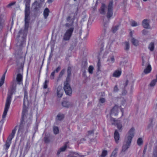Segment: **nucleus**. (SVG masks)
<instances>
[{
	"instance_id": "f03ea898",
	"label": "nucleus",
	"mask_w": 157,
	"mask_h": 157,
	"mask_svg": "<svg viewBox=\"0 0 157 157\" xmlns=\"http://www.w3.org/2000/svg\"><path fill=\"white\" fill-rule=\"evenodd\" d=\"M29 22L25 21V28L21 29L18 32L16 39L17 46L21 47L25 43Z\"/></svg>"
},
{
	"instance_id": "cd10ccee",
	"label": "nucleus",
	"mask_w": 157,
	"mask_h": 157,
	"mask_svg": "<svg viewBox=\"0 0 157 157\" xmlns=\"http://www.w3.org/2000/svg\"><path fill=\"white\" fill-rule=\"evenodd\" d=\"M53 130L54 134H57L58 133L59 129L58 127L54 125L53 126Z\"/></svg>"
},
{
	"instance_id": "0e129e2a",
	"label": "nucleus",
	"mask_w": 157,
	"mask_h": 157,
	"mask_svg": "<svg viewBox=\"0 0 157 157\" xmlns=\"http://www.w3.org/2000/svg\"><path fill=\"white\" fill-rule=\"evenodd\" d=\"M21 154H22V152H21V153H20V155H21Z\"/></svg>"
},
{
	"instance_id": "e433bc0d",
	"label": "nucleus",
	"mask_w": 157,
	"mask_h": 157,
	"mask_svg": "<svg viewBox=\"0 0 157 157\" xmlns=\"http://www.w3.org/2000/svg\"><path fill=\"white\" fill-rule=\"evenodd\" d=\"M137 143L138 145H140L143 143L142 139L141 138H139L137 141Z\"/></svg>"
},
{
	"instance_id": "680f3d73",
	"label": "nucleus",
	"mask_w": 157,
	"mask_h": 157,
	"mask_svg": "<svg viewBox=\"0 0 157 157\" xmlns=\"http://www.w3.org/2000/svg\"><path fill=\"white\" fill-rule=\"evenodd\" d=\"M125 102V101H124L122 103H123V104H124Z\"/></svg>"
},
{
	"instance_id": "1a4fd4ad",
	"label": "nucleus",
	"mask_w": 157,
	"mask_h": 157,
	"mask_svg": "<svg viewBox=\"0 0 157 157\" xmlns=\"http://www.w3.org/2000/svg\"><path fill=\"white\" fill-rule=\"evenodd\" d=\"M110 122L112 124L116 125L117 128L121 131L123 125L122 124V122L119 120H116L113 118H110Z\"/></svg>"
},
{
	"instance_id": "39448f33",
	"label": "nucleus",
	"mask_w": 157,
	"mask_h": 157,
	"mask_svg": "<svg viewBox=\"0 0 157 157\" xmlns=\"http://www.w3.org/2000/svg\"><path fill=\"white\" fill-rule=\"evenodd\" d=\"M135 129L133 127L131 128L127 133L122 147V151L124 152L129 147L132 139L135 133Z\"/></svg>"
},
{
	"instance_id": "c85d7f7f",
	"label": "nucleus",
	"mask_w": 157,
	"mask_h": 157,
	"mask_svg": "<svg viewBox=\"0 0 157 157\" xmlns=\"http://www.w3.org/2000/svg\"><path fill=\"white\" fill-rule=\"evenodd\" d=\"M94 69L93 67L92 66H90L88 67V71L90 74H92L93 73V71Z\"/></svg>"
},
{
	"instance_id": "338daca9",
	"label": "nucleus",
	"mask_w": 157,
	"mask_h": 157,
	"mask_svg": "<svg viewBox=\"0 0 157 157\" xmlns=\"http://www.w3.org/2000/svg\"><path fill=\"white\" fill-rule=\"evenodd\" d=\"M43 62H44V61H43V62H42V64H43Z\"/></svg>"
},
{
	"instance_id": "79ce46f5",
	"label": "nucleus",
	"mask_w": 157,
	"mask_h": 157,
	"mask_svg": "<svg viewBox=\"0 0 157 157\" xmlns=\"http://www.w3.org/2000/svg\"><path fill=\"white\" fill-rule=\"evenodd\" d=\"M64 117V116L63 114H60L59 115V121L62 120Z\"/></svg>"
},
{
	"instance_id": "58836bf2",
	"label": "nucleus",
	"mask_w": 157,
	"mask_h": 157,
	"mask_svg": "<svg viewBox=\"0 0 157 157\" xmlns=\"http://www.w3.org/2000/svg\"><path fill=\"white\" fill-rule=\"evenodd\" d=\"M12 87H16L17 82L16 81L13 80L12 82Z\"/></svg>"
},
{
	"instance_id": "393cba45",
	"label": "nucleus",
	"mask_w": 157,
	"mask_h": 157,
	"mask_svg": "<svg viewBox=\"0 0 157 157\" xmlns=\"http://www.w3.org/2000/svg\"><path fill=\"white\" fill-rule=\"evenodd\" d=\"M7 70L5 72L4 74L2 76L0 81V87L1 86L4 84L5 77V74Z\"/></svg>"
},
{
	"instance_id": "5fc2aeb1",
	"label": "nucleus",
	"mask_w": 157,
	"mask_h": 157,
	"mask_svg": "<svg viewBox=\"0 0 157 157\" xmlns=\"http://www.w3.org/2000/svg\"><path fill=\"white\" fill-rule=\"evenodd\" d=\"M64 70H63L62 71H61V72H60V74H61V75H62L63 73H64Z\"/></svg>"
},
{
	"instance_id": "bb28decb",
	"label": "nucleus",
	"mask_w": 157,
	"mask_h": 157,
	"mask_svg": "<svg viewBox=\"0 0 157 157\" xmlns=\"http://www.w3.org/2000/svg\"><path fill=\"white\" fill-rule=\"evenodd\" d=\"M130 48V45L129 42H125L124 43V49L125 50L128 51Z\"/></svg>"
},
{
	"instance_id": "a19ab883",
	"label": "nucleus",
	"mask_w": 157,
	"mask_h": 157,
	"mask_svg": "<svg viewBox=\"0 0 157 157\" xmlns=\"http://www.w3.org/2000/svg\"><path fill=\"white\" fill-rule=\"evenodd\" d=\"M15 3V2H11L10 3H9V4H8L7 6V7H10L11 6H13V5H14Z\"/></svg>"
},
{
	"instance_id": "423d86ee",
	"label": "nucleus",
	"mask_w": 157,
	"mask_h": 157,
	"mask_svg": "<svg viewBox=\"0 0 157 157\" xmlns=\"http://www.w3.org/2000/svg\"><path fill=\"white\" fill-rule=\"evenodd\" d=\"M16 87H12L11 91L8 93L7 94L4 111L2 116L3 118H5L6 116L7 112L10 108L12 95L13 93L16 91Z\"/></svg>"
},
{
	"instance_id": "b1692460",
	"label": "nucleus",
	"mask_w": 157,
	"mask_h": 157,
	"mask_svg": "<svg viewBox=\"0 0 157 157\" xmlns=\"http://www.w3.org/2000/svg\"><path fill=\"white\" fill-rule=\"evenodd\" d=\"M155 48V44L153 42H151L148 45V48L151 51H153Z\"/></svg>"
},
{
	"instance_id": "7c9ffc66",
	"label": "nucleus",
	"mask_w": 157,
	"mask_h": 157,
	"mask_svg": "<svg viewBox=\"0 0 157 157\" xmlns=\"http://www.w3.org/2000/svg\"><path fill=\"white\" fill-rule=\"evenodd\" d=\"M139 23L136 22L135 21H132V22L131 25L132 26L136 27L137 26L139 25Z\"/></svg>"
},
{
	"instance_id": "7ed1b4c3",
	"label": "nucleus",
	"mask_w": 157,
	"mask_h": 157,
	"mask_svg": "<svg viewBox=\"0 0 157 157\" xmlns=\"http://www.w3.org/2000/svg\"><path fill=\"white\" fill-rule=\"evenodd\" d=\"M113 2L111 1L109 2L108 6L105 4L102 3L99 10L100 14L102 15L106 13V16L108 18H109L112 17L113 13Z\"/></svg>"
},
{
	"instance_id": "ea45409f",
	"label": "nucleus",
	"mask_w": 157,
	"mask_h": 157,
	"mask_svg": "<svg viewBox=\"0 0 157 157\" xmlns=\"http://www.w3.org/2000/svg\"><path fill=\"white\" fill-rule=\"evenodd\" d=\"M142 33L144 35H146L147 34L148 31L146 29H144L142 31Z\"/></svg>"
},
{
	"instance_id": "c756f323",
	"label": "nucleus",
	"mask_w": 157,
	"mask_h": 157,
	"mask_svg": "<svg viewBox=\"0 0 157 157\" xmlns=\"http://www.w3.org/2000/svg\"><path fill=\"white\" fill-rule=\"evenodd\" d=\"M48 83L49 81L48 80H45L43 84V88L44 89H46L47 88Z\"/></svg>"
},
{
	"instance_id": "3c124183",
	"label": "nucleus",
	"mask_w": 157,
	"mask_h": 157,
	"mask_svg": "<svg viewBox=\"0 0 157 157\" xmlns=\"http://www.w3.org/2000/svg\"><path fill=\"white\" fill-rule=\"evenodd\" d=\"M71 155L72 154V155H76L78 154L77 153L75 152H71Z\"/></svg>"
},
{
	"instance_id": "a18cd8bd",
	"label": "nucleus",
	"mask_w": 157,
	"mask_h": 157,
	"mask_svg": "<svg viewBox=\"0 0 157 157\" xmlns=\"http://www.w3.org/2000/svg\"><path fill=\"white\" fill-rule=\"evenodd\" d=\"M94 133V130H91L90 131H89L88 132V135H91L92 134H93Z\"/></svg>"
},
{
	"instance_id": "4d7b16f0",
	"label": "nucleus",
	"mask_w": 157,
	"mask_h": 157,
	"mask_svg": "<svg viewBox=\"0 0 157 157\" xmlns=\"http://www.w3.org/2000/svg\"><path fill=\"white\" fill-rule=\"evenodd\" d=\"M78 155L79 156H80V157H84V156L83 155H80L79 154H78Z\"/></svg>"
},
{
	"instance_id": "a211bd4d",
	"label": "nucleus",
	"mask_w": 157,
	"mask_h": 157,
	"mask_svg": "<svg viewBox=\"0 0 157 157\" xmlns=\"http://www.w3.org/2000/svg\"><path fill=\"white\" fill-rule=\"evenodd\" d=\"M114 138L116 142L117 143H118V140L120 139L119 134L117 130H116L114 133Z\"/></svg>"
},
{
	"instance_id": "9d476101",
	"label": "nucleus",
	"mask_w": 157,
	"mask_h": 157,
	"mask_svg": "<svg viewBox=\"0 0 157 157\" xmlns=\"http://www.w3.org/2000/svg\"><path fill=\"white\" fill-rule=\"evenodd\" d=\"M27 101L26 102L27 104H28L29 101L28 100V94L27 92L25 91L24 93V97L23 101V108L22 110V114H25L27 112V109L28 107L26 106V105L25 102Z\"/></svg>"
},
{
	"instance_id": "20e7f679",
	"label": "nucleus",
	"mask_w": 157,
	"mask_h": 157,
	"mask_svg": "<svg viewBox=\"0 0 157 157\" xmlns=\"http://www.w3.org/2000/svg\"><path fill=\"white\" fill-rule=\"evenodd\" d=\"M50 78L54 79L55 78H56V80L55 82V84L53 88L54 95H56L57 98L59 97V66L52 71L50 75Z\"/></svg>"
},
{
	"instance_id": "4c0bfd02",
	"label": "nucleus",
	"mask_w": 157,
	"mask_h": 157,
	"mask_svg": "<svg viewBox=\"0 0 157 157\" xmlns=\"http://www.w3.org/2000/svg\"><path fill=\"white\" fill-rule=\"evenodd\" d=\"M156 82L155 80H153L151 82L150 85L151 86H153L155 85Z\"/></svg>"
},
{
	"instance_id": "774afa93",
	"label": "nucleus",
	"mask_w": 157,
	"mask_h": 157,
	"mask_svg": "<svg viewBox=\"0 0 157 157\" xmlns=\"http://www.w3.org/2000/svg\"><path fill=\"white\" fill-rule=\"evenodd\" d=\"M42 66H41L40 69L42 68Z\"/></svg>"
},
{
	"instance_id": "f3484780",
	"label": "nucleus",
	"mask_w": 157,
	"mask_h": 157,
	"mask_svg": "<svg viewBox=\"0 0 157 157\" xmlns=\"http://www.w3.org/2000/svg\"><path fill=\"white\" fill-rule=\"evenodd\" d=\"M107 62L109 64H112L114 63L115 62V58L114 56L113 55L109 56L107 59Z\"/></svg>"
},
{
	"instance_id": "a878e982",
	"label": "nucleus",
	"mask_w": 157,
	"mask_h": 157,
	"mask_svg": "<svg viewBox=\"0 0 157 157\" xmlns=\"http://www.w3.org/2000/svg\"><path fill=\"white\" fill-rule=\"evenodd\" d=\"M44 142L46 143H48L50 141L49 135L48 134L45 135L44 138Z\"/></svg>"
},
{
	"instance_id": "ddd939ff",
	"label": "nucleus",
	"mask_w": 157,
	"mask_h": 157,
	"mask_svg": "<svg viewBox=\"0 0 157 157\" xmlns=\"http://www.w3.org/2000/svg\"><path fill=\"white\" fill-rule=\"evenodd\" d=\"M23 76L21 73H18L17 74L16 78V80L17 83L19 85L22 84Z\"/></svg>"
},
{
	"instance_id": "f257e3e1",
	"label": "nucleus",
	"mask_w": 157,
	"mask_h": 157,
	"mask_svg": "<svg viewBox=\"0 0 157 157\" xmlns=\"http://www.w3.org/2000/svg\"><path fill=\"white\" fill-rule=\"evenodd\" d=\"M77 25V22L72 15L68 16L67 18V23L65 26L66 31L63 36L65 40H69L71 37L75 28Z\"/></svg>"
},
{
	"instance_id": "f704fd0d",
	"label": "nucleus",
	"mask_w": 157,
	"mask_h": 157,
	"mask_svg": "<svg viewBox=\"0 0 157 157\" xmlns=\"http://www.w3.org/2000/svg\"><path fill=\"white\" fill-rule=\"evenodd\" d=\"M117 149H115L113 152L111 157H115V155L117 153Z\"/></svg>"
},
{
	"instance_id": "bf43d9fd",
	"label": "nucleus",
	"mask_w": 157,
	"mask_h": 157,
	"mask_svg": "<svg viewBox=\"0 0 157 157\" xmlns=\"http://www.w3.org/2000/svg\"><path fill=\"white\" fill-rule=\"evenodd\" d=\"M154 80H155V81H156V82H157V75L156 76V79H154Z\"/></svg>"
},
{
	"instance_id": "412c9836",
	"label": "nucleus",
	"mask_w": 157,
	"mask_h": 157,
	"mask_svg": "<svg viewBox=\"0 0 157 157\" xmlns=\"http://www.w3.org/2000/svg\"><path fill=\"white\" fill-rule=\"evenodd\" d=\"M151 70V66L150 64L147 65V67L144 69L143 73L144 74H147L149 73Z\"/></svg>"
},
{
	"instance_id": "5701e85b",
	"label": "nucleus",
	"mask_w": 157,
	"mask_h": 157,
	"mask_svg": "<svg viewBox=\"0 0 157 157\" xmlns=\"http://www.w3.org/2000/svg\"><path fill=\"white\" fill-rule=\"evenodd\" d=\"M131 41L132 44L134 46H137L139 44L138 40L133 37H132L131 38Z\"/></svg>"
},
{
	"instance_id": "473e14b6",
	"label": "nucleus",
	"mask_w": 157,
	"mask_h": 157,
	"mask_svg": "<svg viewBox=\"0 0 157 157\" xmlns=\"http://www.w3.org/2000/svg\"><path fill=\"white\" fill-rule=\"evenodd\" d=\"M10 144H11L10 142H9V141H6V143L5 145L6 147V150H7L9 148L10 146Z\"/></svg>"
},
{
	"instance_id": "c03bdc74",
	"label": "nucleus",
	"mask_w": 157,
	"mask_h": 157,
	"mask_svg": "<svg viewBox=\"0 0 157 157\" xmlns=\"http://www.w3.org/2000/svg\"><path fill=\"white\" fill-rule=\"evenodd\" d=\"M134 33V31L133 30H130V35L131 36H132L133 34Z\"/></svg>"
},
{
	"instance_id": "dca6fc26",
	"label": "nucleus",
	"mask_w": 157,
	"mask_h": 157,
	"mask_svg": "<svg viewBox=\"0 0 157 157\" xmlns=\"http://www.w3.org/2000/svg\"><path fill=\"white\" fill-rule=\"evenodd\" d=\"M150 21L148 20L144 19L142 21V25L145 28H149Z\"/></svg>"
},
{
	"instance_id": "de8ad7c7",
	"label": "nucleus",
	"mask_w": 157,
	"mask_h": 157,
	"mask_svg": "<svg viewBox=\"0 0 157 157\" xmlns=\"http://www.w3.org/2000/svg\"><path fill=\"white\" fill-rule=\"evenodd\" d=\"M111 43L109 44L107 46V47L108 49H110L111 47Z\"/></svg>"
},
{
	"instance_id": "f8f14e48",
	"label": "nucleus",
	"mask_w": 157,
	"mask_h": 157,
	"mask_svg": "<svg viewBox=\"0 0 157 157\" xmlns=\"http://www.w3.org/2000/svg\"><path fill=\"white\" fill-rule=\"evenodd\" d=\"M120 108L117 105H115L112 109L111 115L117 116V115Z\"/></svg>"
},
{
	"instance_id": "69168bd1",
	"label": "nucleus",
	"mask_w": 157,
	"mask_h": 157,
	"mask_svg": "<svg viewBox=\"0 0 157 157\" xmlns=\"http://www.w3.org/2000/svg\"><path fill=\"white\" fill-rule=\"evenodd\" d=\"M25 154H24V156H23V157H24V156H25Z\"/></svg>"
},
{
	"instance_id": "4be33fe9",
	"label": "nucleus",
	"mask_w": 157,
	"mask_h": 157,
	"mask_svg": "<svg viewBox=\"0 0 157 157\" xmlns=\"http://www.w3.org/2000/svg\"><path fill=\"white\" fill-rule=\"evenodd\" d=\"M3 15H1L0 16V33L2 32L3 27V24L4 22V20L3 18Z\"/></svg>"
},
{
	"instance_id": "2eb2a0df",
	"label": "nucleus",
	"mask_w": 157,
	"mask_h": 157,
	"mask_svg": "<svg viewBox=\"0 0 157 157\" xmlns=\"http://www.w3.org/2000/svg\"><path fill=\"white\" fill-rule=\"evenodd\" d=\"M121 74V70H117L115 71L113 74V76L116 78L119 77Z\"/></svg>"
},
{
	"instance_id": "6e6552de",
	"label": "nucleus",
	"mask_w": 157,
	"mask_h": 157,
	"mask_svg": "<svg viewBox=\"0 0 157 157\" xmlns=\"http://www.w3.org/2000/svg\"><path fill=\"white\" fill-rule=\"evenodd\" d=\"M70 78L69 76L67 77L66 81L64 82V89L66 94L71 95L72 93V90L69 84Z\"/></svg>"
},
{
	"instance_id": "0eeeda50",
	"label": "nucleus",
	"mask_w": 157,
	"mask_h": 157,
	"mask_svg": "<svg viewBox=\"0 0 157 157\" xmlns=\"http://www.w3.org/2000/svg\"><path fill=\"white\" fill-rule=\"evenodd\" d=\"M25 21L29 22L30 20V0H25Z\"/></svg>"
},
{
	"instance_id": "49530a36",
	"label": "nucleus",
	"mask_w": 157,
	"mask_h": 157,
	"mask_svg": "<svg viewBox=\"0 0 157 157\" xmlns=\"http://www.w3.org/2000/svg\"><path fill=\"white\" fill-rule=\"evenodd\" d=\"M108 53L107 52H104L103 56V58L105 57L107 55Z\"/></svg>"
},
{
	"instance_id": "09e8293b",
	"label": "nucleus",
	"mask_w": 157,
	"mask_h": 157,
	"mask_svg": "<svg viewBox=\"0 0 157 157\" xmlns=\"http://www.w3.org/2000/svg\"><path fill=\"white\" fill-rule=\"evenodd\" d=\"M116 29H114V28H113L112 29V30H113V32H115L117 30V27H116Z\"/></svg>"
},
{
	"instance_id": "6ab92c4d",
	"label": "nucleus",
	"mask_w": 157,
	"mask_h": 157,
	"mask_svg": "<svg viewBox=\"0 0 157 157\" xmlns=\"http://www.w3.org/2000/svg\"><path fill=\"white\" fill-rule=\"evenodd\" d=\"M62 105L63 107L67 108L70 107L72 105V104L71 102L67 101H63Z\"/></svg>"
},
{
	"instance_id": "4468645a",
	"label": "nucleus",
	"mask_w": 157,
	"mask_h": 157,
	"mask_svg": "<svg viewBox=\"0 0 157 157\" xmlns=\"http://www.w3.org/2000/svg\"><path fill=\"white\" fill-rule=\"evenodd\" d=\"M16 127L17 126H16L14 129L12 131L11 134L9 135L8 138L7 140V141L10 142H11V141L12 139L14 137L15 134V133L16 131Z\"/></svg>"
},
{
	"instance_id": "aec40b11",
	"label": "nucleus",
	"mask_w": 157,
	"mask_h": 157,
	"mask_svg": "<svg viewBox=\"0 0 157 157\" xmlns=\"http://www.w3.org/2000/svg\"><path fill=\"white\" fill-rule=\"evenodd\" d=\"M50 10L48 8H46L44 10L43 12V15L45 19H47L49 15Z\"/></svg>"
},
{
	"instance_id": "052dcab7",
	"label": "nucleus",
	"mask_w": 157,
	"mask_h": 157,
	"mask_svg": "<svg viewBox=\"0 0 157 157\" xmlns=\"http://www.w3.org/2000/svg\"><path fill=\"white\" fill-rule=\"evenodd\" d=\"M57 154L59 155V150H58L57 152Z\"/></svg>"
},
{
	"instance_id": "2f4dec72",
	"label": "nucleus",
	"mask_w": 157,
	"mask_h": 157,
	"mask_svg": "<svg viewBox=\"0 0 157 157\" xmlns=\"http://www.w3.org/2000/svg\"><path fill=\"white\" fill-rule=\"evenodd\" d=\"M59 124V114H58L56 118V121L54 123V125H58Z\"/></svg>"
},
{
	"instance_id": "864d4df0",
	"label": "nucleus",
	"mask_w": 157,
	"mask_h": 157,
	"mask_svg": "<svg viewBox=\"0 0 157 157\" xmlns=\"http://www.w3.org/2000/svg\"><path fill=\"white\" fill-rule=\"evenodd\" d=\"M38 9V8L37 6L35 7V8H34V10H35L36 11Z\"/></svg>"
},
{
	"instance_id": "6e6d98bb",
	"label": "nucleus",
	"mask_w": 157,
	"mask_h": 157,
	"mask_svg": "<svg viewBox=\"0 0 157 157\" xmlns=\"http://www.w3.org/2000/svg\"><path fill=\"white\" fill-rule=\"evenodd\" d=\"M31 122L29 123L28 124L27 127H29V126H30V124H31Z\"/></svg>"
},
{
	"instance_id": "13d9d810",
	"label": "nucleus",
	"mask_w": 157,
	"mask_h": 157,
	"mask_svg": "<svg viewBox=\"0 0 157 157\" xmlns=\"http://www.w3.org/2000/svg\"><path fill=\"white\" fill-rule=\"evenodd\" d=\"M117 89V86H115L114 88V90H116Z\"/></svg>"
},
{
	"instance_id": "603ef678",
	"label": "nucleus",
	"mask_w": 157,
	"mask_h": 157,
	"mask_svg": "<svg viewBox=\"0 0 157 157\" xmlns=\"http://www.w3.org/2000/svg\"><path fill=\"white\" fill-rule=\"evenodd\" d=\"M142 60H143L142 65L144 66V59L143 57H142Z\"/></svg>"
},
{
	"instance_id": "72a5a7b5",
	"label": "nucleus",
	"mask_w": 157,
	"mask_h": 157,
	"mask_svg": "<svg viewBox=\"0 0 157 157\" xmlns=\"http://www.w3.org/2000/svg\"><path fill=\"white\" fill-rule=\"evenodd\" d=\"M67 148V146L66 145H65L63 147H61L59 149L60 151H64Z\"/></svg>"
},
{
	"instance_id": "9b49d317",
	"label": "nucleus",
	"mask_w": 157,
	"mask_h": 157,
	"mask_svg": "<svg viewBox=\"0 0 157 157\" xmlns=\"http://www.w3.org/2000/svg\"><path fill=\"white\" fill-rule=\"evenodd\" d=\"M25 115V114H23H23L22 113L21 122L19 126V129L18 132V133H21V134H23L24 132V117Z\"/></svg>"
},
{
	"instance_id": "8fccbe9b",
	"label": "nucleus",
	"mask_w": 157,
	"mask_h": 157,
	"mask_svg": "<svg viewBox=\"0 0 157 157\" xmlns=\"http://www.w3.org/2000/svg\"><path fill=\"white\" fill-rule=\"evenodd\" d=\"M53 0H48L47 2L48 3H51L53 2Z\"/></svg>"
},
{
	"instance_id": "c9c22d12",
	"label": "nucleus",
	"mask_w": 157,
	"mask_h": 157,
	"mask_svg": "<svg viewBox=\"0 0 157 157\" xmlns=\"http://www.w3.org/2000/svg\"><path fill=\"white\" fill-rule=\"evenodd\" d=\"M107 154V151L106 150L103 151L101 156L102 157H105Z\"/></svg>"
},
{
	"instance_id": "e2e57ef3",
	"label": "nucleus",
	"mask_w": 157,
	"mask_h": 157,
	"mask_svg": "<svg viewBox=\"0 0 157 157\" xmlns=\"http://www.w3.org/2000/svg\"><path fill=\"white\" fill-rule=\"evenodd\" d=\"M35 3H36V2H35L33 3V4H35Z\"/></svg>"
},
{
	"instance_id": "37998d69",
	"label": "nucleus",
	"mask_w": 157,
	"mask_h": 157,
	"mask_svg": "<svg viewBox=\"0 0 157 157\" xmlns=\"http://www.w3.org/2000/svg\"><path fill=\"white\" fill-rule=\"evenodd\" d=\"M99 101L100 102L103 103L105 101V100L104 98H101L100 99Z\"/></svg>"
}]
</instances>
